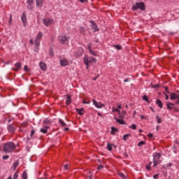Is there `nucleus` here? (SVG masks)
<instances>
[{"instance_id": "obj_1", "label": "nucleus", "mask_w": 179, "mask_h": 179, "mask_svg": "<svg viewBox=\"0 0 179 179\" xmlns=\"http://www.w3.org/2000/svg\"><path fill=\"white\" fill-rule=\"evenodd\" d=\"M3 149L5 153H12L14 149H16V146L15 145V143L9 142L4 144Z\"/></svg>"}, {"instance_id": "obj_2", "label": "nucleus", "mask_w": 179, "mask_h": 179, "mask_svg": "<svg viewBox=\"0 0 179 179\" xmlns=\"http://www.w3.org/2000/svg\"><path fill=\"white\" fill-rule=\"evenodd\" d=\"M83 61H84L85 65H86L87 69H89V64H96V62H97V59L92 57H84Z\"/></svg>"}, {"instance_id": "obj_3", "label": "nucleus", "mask_w": 179, "mask_h": 179, "mask_svg": "<svg viewBox=\"0 0 179 179\" xmlns=\"http://www.w3.org/2000/svg\"><path fill=\"white\" fill-rule=\"evenodd\" d=\"M140 9L141 10H145L146 6H145V3L143 2H137L132 6V10H138Z\"/></svg>"}, {"instance_id": "obj_4", "label": "nucleus", "mask_w": 179, "mask_h": 179, "mask_svg": "<svg viewBox=\"0 0 179 179\" xmlns=\"http://www.w3.org/2000/svg\"><path fill=\"white\" fill-rule=\"evenodd\" d=\"M69 39V36H66L65 34H62L59 37V41L60 44H68L69 41H68Z\"/></svg>"}, {"instance_id": "obj_5", "label": "nucleus", "mask_w": 179, "mask_h": 179, "mask_svg": "<svg viewBox=\"0 0 179 179\" xmlns=\"http://www.w3.org/2000/svg\"><path fill=\"white\" fill-rule=\"evenodd\" d=\"M153 157L154 167H156L157 164H160V157H162V155L159 152H155Z\"/></svg>"}, {"instance_id": "obj_6", "label": "nucleus", "mask_w": 179, "mask_h": 179, "mask_svg": "<svg viewBox=\"0 0 179 179\" xmlns=\"http://www.w3.org/2000/svg\"><path fill=\"white\" fill-rule=\"evenodd\" d=\"M92 103H93L94 106H95V107H96V108H103V107H106L105 104H103L100 102H96L94 99L92 100Z\"/></svg>"}, {"instance_id": "obj_7", "label": "nucleus", "mask_w": 179, "mask_h": 179, "mask_svg": "<svg viewBox=\"0 0 179 179\" xmlns=\"http://www.w3.org/2000/svg\"><path fill=\"white\" fill-rule=\"evenodd\" d=\"M115 111H116L117 113H118L117 115L119 117V118H125V115H127V111L123 110V115H121V112L120 110H118V108H117Z\"/></svg>"}, {"instance_id": "obj_8", "label": "nucleus", "mask_w": 179, "mask_h": 179, "mask_svg": "<svg viewBox=\"0 0 179 179\" xmlns=\"http://www.w3.org/2000/svg\"><path fill=\"white\" fill-rule=\"evenodd\" d=\"M15 69L12 68V70L15 71V72H18V71H20L22 69V64L20 63H15Z\"/></svg>"}, {"instance_id": "obj_9", "label": "nucleus", "mask_w": 179, "mask_h": 179, "mask_svg": "<svg viewBox=\"0 0 179 179\" xmlns=\"http://www.w3.org/2000/svg\"><path fill=\"white\" fill-rule=\"evenodd\" d=\"M48 129H50L49 126L43 125V128L40 129V132L42 134H47L48 132Z\"/></svg>"}, {"instance_id": "obj_10", "label": "nucleus", "mask_w": 179, "mask_h": 179, "mask_svg": "<svg viewBox=\"0 0 179 179\" xmlns=\"http://www.w3.org/2000/svg\"><path fill=\"white\" fill-rule=\"evenodd\" d=\"M43 23L47 27L50 26V24H52V20L49 19V18H44Z\"/></svg>"}, {"instance_id": "obj_11", "label": "nucleus", "mask_w": 179, "mask_h": 179, "mask_svg": "<svg viewBox=\"0 0 179 179\" xmlns=\"http://www.w3.org/2000/svg\"><path fill=\"white\" fill-rule=\"evenodd\" d=\"M171 100H179V95L175 92L169 94Z\"/></svg>"}, {"instance_id": "obj_12", "label": "nucleus", "mask_w": 179, "mask_h": 179, "mask_svg": "<svg viewBox=\"0 0 179 179\" xmlns=\"http://www.w3.org/2000/svg\"><path fill=\"white\" fill-rule=\"evenodd\" d=\"M21 20L24 24V26H26V24L27 23V18L26 17V13H22V15L21 17Z\"/></svg>"}, {"instance_id": "obj_13", "label": "nucleus", "mask_w": 179, "mask_h": 179, "mask_svg": "<svg viewBox=\"0 0 179 179\" xmlns=\"http://www.w3.org/2000/svg\"><path fill=\"white\" fill-rule=\"evenodd\" d=\"M84 52L85 51L83 50V48H79L78 50L76 52V55H77V57H82V55H83Z\"/></svg>"}, {"instance_id": "obj_14", "label": "nucleus", "mask_w": 179, "mask_h": 179, "mask_svg": "<svg viewBox=\"0 0 179 179\" xmlns=\"http://www.w3.org/2000/svg\"><path fill=\"white\" fill-rule=\"evenodd\" d=\"M90 22H91L92 24V29L94 30V31H99V27H97V24L94 22V21L91 20L90 21Z\"/></svg>"}, {"instance_id": "obj_15", "label": "nucleus", "mask_w": 179, "mask_h": 179, "mask_svg": "<svg viewBox=\"0 0 179 179\" xmlns=\"http://www.w3.org/2000/svg\"><path fill=\"white\" fill-rule=\"evenodd\" d=\"M61 66H66V65H69V62L66 59H61L60 60Z\"/></svg>"}, {"instance_id": "obj_16", "label": "nucleus", "mask_w": 179, "mask_h": 179, "mask_svg": "<svg viewBox=\"0 0 179 179\" xmlns=\"http://www.w3.org/2000/svg\"><path fill=\"white\" fill-rule=\"evenodd\" d=\"M115 120L116 122H118V124H120V125H125V121H124V118L118 119L117 117H115Z\"/></svg>"}, {"instance_id": "obj_17", "label": "nucleus", "mask_w": 179, "mask_h": 179, "mask_svg": "<svg viewBox=\"0 0 179 179\" xmlns=\"http://www.w3.org/2000/svg\"><path fill=\"white\" fill-rule=\"evenodd\" d=\"M39 66L42 71H45L47 69V64L43 62L39 63Z\"/></svg>"}, {"instance_id": "obj_18", "label": "nucleus", "mask_w": 179, "mask_h": 179, "mask_svg": "<svg viewBox=\"0 0 179 179\" xmlns=\"http://www.w3.org/2000/svg\"><path fill=\"white\" fill-rule=\"evenodd\" d=\"M71 95L68 94L66 95V104L67 106H69V104H71V103H72V100L71 99Z\"/></svg>"}, {"instance_id": "obj_19", "label": "nucleus", "mask_w": 179, "mask_h": 179, "mask_svg": "<svg viewBox=\"0 0 179 179\" xmlns=\"http://www.w3.org/2000/svg\"><path fill=\"white\" fill-rule=\"evenodd\" d=\"M8 132H15V127H13V124H9L8 126Z\"/></svg>"}, {"instance_id": "obj_20", "label": "nucleus", "mask_w": 179, "mask_h": 179, "mask_svg": "<svg viewBox=\"0 0 179 179\" xmlns=\"http://www.w3.org/2000/svg\"><path fill=\"white\" fill-rule=\"evenodd\" d=\"M156 104L159 107V108H163V102L160 99H157Z\"/></svg>"}, {"instance_id": "obj_21", "label": "nucleus", "mask_w": 179, "mask_h": 179, "mask_svg": "<svg viewBox=\"0 0 179 179\" xmlns=\"http://www.w3.org/2000/svg\"><path fill=\"white\" fill-rule=\"evenodd\" d=\"M174 106V103H171V102H168V103H166V107H167V110H173V106Z\"/></svg>"}, {"instance_id": "obj_22", "label": "nucleus", "mask_w": 179, "mask_h": 179, "mask_svg": "<svg viewBox=\"0 0 179 179\" xmlns=\"http://www.w3.org/2000/svg\"><path fill=\"white\" fill-rule=\"evenodd\" d=\"M115 132H118V129H117L114 127H112L111 131H110L111 135H115Z\"/></svg>"}, {"instance_id": "obj_23", "label": "nucleus", "mask_w": 179, "mask_h": 179, "mask_svg": "<svg viewBox=\"0 0 179 179\" xmlns=\"http://www.w3.org/2000/svg\"><path fill=\"white\" fill-rule=\"evenodd\" d=\"M52 121L51 120L46 118L43 121V125H48V124H51Z\"/></svg>"}, {"instance_id": "obj_24", "label": "nucleus", "mask_w": 179, "mask_h": 179, "mask_svg": "<svg viewBox=\"0 0 179 179\" xmlns=\"http://www.w3.org/2000/svg\"><path fill=\"white\" fill-rule=\"evenodd\" d=\"M76 111H77V113H78L79 115H83V113H82V111H85V109L83 108L79 109V108H76Z\"/></svg>"}, {"instance_id": "obj_25", "label": "nucleus", "mask_w": 179, "mask_h": 179, "mask_svg": "<svg viewBox=\"0 0 179 179\" xmlns=\"http://www.w3.org/2000/svg\"><path fill=\"white\" fill-rule=\"evenodd\" d=\"M36 6L41 8L43 6V0H36Z\"/></svg>"}, {"instance_id": "obj_26", "label": "nucleus", "mask_w": 179, "mask_h": 179, "mask_svg": "<svg viewBox=\"0 0 179 179\" xmlns=\"http://www.w3.org/2000/svg\"><path fill=\"white\" fill-rule=\"evenodd\" d=\"M19 166V160L15 161L13 163V170H16V167H17Z\"/></svg>"}, {"instance_id": "obj_27", "label": "nucleus", "mask_w": 179, "mask_h": 179, "mask_svg": "<svg viewBox=\"0 0 179 179\" xmlns=\"http://www.w3.org/2000/svg\"><path fill=\"white\" fill-rule=\"evenodd\" d=\"M41 37H43V32H39L36 37L35 40H41Z\"/></svg>"}, {"instance_id": "obj_28", "label": "nucleus", "mask_w": 179, "mask_h": 179, "mask_svg": "<svg viewBox=\"0 0 179 179\" xmlns=\"http://www.w3.org/2000/svg\"><path fill=\"white\" fill-rule=\"evenodd\" d=\"M143 100H145V101H146L148 104H150V101H149V97H148V96L144 95L143 96Z\"/></svg>"}, {"instance_id": "obj_29", "label": "nucleus", "mask_w": 179, "mask_h": 179, "mask_svg": "<svg viewBox=\"0 0 179 179\" xmlns=\"http://www.w3.org/2000/svg\"><path fill=\"white\" fill-rule=\"evenodd\" d=\"M59 122L62 127H66V123H65L62 119H59Z\"/></svg>"}, {"instance_id": "obj_30", "label": "nucleus", "mask_w": 179, "mask_h": 179, "mask_svg": "<svg viewBox=\"0 0 179 179\" xmlns=\"http://www.w3.org/2000/svg\"><path fill=\"white\" fill-rule=\"evenodd\" d=\"M113 47H114V48H115L116 50H122V46L120 45H113Z\"/></svg>"}, {"instance_id": "obj_31", "label": "nucleus", "mask_w": 179, "mask_h": 179, "mask_svg": "<svg viewBox=\"0 0 179 179\" xmlns=\"http://www.w3.org/2000/svg\"><path fill=\"white\" fill-rule=\"evenodd\" d=\"M151 87L152 89H159V87H160L159 85H153V83H151Z\"/></svg>"}, {"instance_id": "obj_32", "label": "nucleus", "mask_w": 179, "mask_h": 179, "mask_svg": "<svg viewBox=\"0 0 179 179\" xmlns=\"http://www.w3.org/2000/svg\"><path fill=\"white\" fill-rule=\"evenodd\" d=\"M131 134H126V135H124L123 136V141H128V138H129V136Z\"/></svg>"}, {"instance_id": "obj_33", "label": "nucleus", "mask_w": 179, "mask_h": 179, "mask_svg": "<svg viewBox=\"0 0 179 179\" xmlns=\"http://www.w3.org/2000/svg\"><path fill=\"white\" fill-rule=\"evenodd\" d=\"M22 179H27V173H26V171L22 173Z\"/></svg>"}, {"instance_id": "obj_34", "label": "nucleus", "mask_w": 179, "mask_h": 179, "mask_svg": "<svg viewBox=\"0 0 179 179\" xmlns=\"http://www.w3.org/2000/svg\"><path fill=\"white\" fill-rule=\"evenodd\" d=\"M24 71H25V72H30V69H29V66L27 65H25L24 66Z\"/></svg>"}, {"instance_id": "obj_35", "label": "nucleus", "mask_w": 179, "mask_h": 179, "mask_svg": "<svg viewBox=\"0 0 179 179\" xmlns=\"http://www.w3.org/2000/svg\"><path fill=\"white\" fill-rule=\"evenodd\" d=\"M49 54L51 57H54V50H52V48H50Z\"/></svg>"}, {"instance_id": "obj_36", "label": "nucleus", "mask_w": 179, "mask_h": 179, "mask_svg": "<svg viewBox=\"0 0 179 179\" xmlns=\"http://www.w3.org/2000/svg\"><path fill=\"white\" fill-rule=\"evenodd\" d=\"M158 124H162V118L159 115L156 116Z\"/></svg>"}, {"instance_id": "obj_37", "label": "nucleus", "mask_w": 179, "mask_h": 179, "mask_svg": "<svg viewBox=\"0 0 179 179\" xmlns=\"http://www.w3.org/2000/svg\"><path fill=\"white\" fill-rule=\"evenodd\" d=\"M143 145H146V142L141 141L138 143V146H142Z\"/></svg>"}, {"instance_id": "obj_38", "label": "nucleus", "mask_w": 179, "mask_h": 179, "mask_svg": "<svg viewBox=\"0 0 179 179\" xmlns=\"http://www.w3.org/2000/svg\"><path fill=\"white\" fill-rule=\"evenodd\" d=\"M108 150H109L110 152H111V150H113V145L108 143Z\"/></svg>"}, {"instance_id": "obj_39", "label": "nucleus", "mask_w": 179, "mask_h": 179, "mask_svg": "<svg viewBox=\"0 0 179 179\" xmlns=\"http://www.w3.org/2000/svg\"><path fill=\"white\" fill-rule=\"evenodd\" d=\"M27 3L28 5H33V3H34V0H27Z\"/></svg>"}, {"instance_id": "obj_40", "label": "nucleus", "mask_w": 179, "mask_h": 179, "mask_svg": "<svg viewBox=\"0 0 179 179\" xmlns=\"http://www.w3.org/2000/svg\"><path fill=\"white\" fill-rule=\"evenodd\" d=\"M152 164V162H150L148 165H146L145 169L149 171L150 170V165Z\"/></svg>"}, {"instance_id": "obj_41", "label": "nucleus", "mask_w": 179, "mask_h": 179, "mask_svg": "<svg viewBox=\"0 0 179 179\" xmlns=\"http://www.w3.org/2000/svg\"><path fill=\"white\" fill-rule=\"evenodd\" d=\"M129 128H131V129H136V124H133L132 125H131L130 127H129Z\"/></svg>"}, {"instance_id": "obj_42", "label": "nucleus", "mask_w": 179, "mask_h": 179, "mask_svg": "<svg viewBox=\"0 0 179 179\" xmlns=\"http://www.w3.org/2000/svg\"><path fill=\"white\" fill-rule=\"evenodd\" d=\"M118 174H119L120 177H121V178L125 179V175H124V173H119Z\"/></svg>"}, {"instance_id": "obj_43", "label": "nucleus", "mask_w": 179, "mask_h": 179, "mask_svg": "<svg viewBox=\"0 0 179 179\" xmlns=\"http://www.w3.org/2000/svg\"><path fill=\"white\" fill-rule=\"evenodd\" d=\"M35 44L36 45V47H39L40 41H38V40H37V39H35Z\"/></svg>"}, {"instance_id": "obj_44", "label": "nucleus", "mask_w": 179, "mask_h": 179, "mask_svg": "<svg viewBox=\"0 0 179 179\" xmlns=\"http://www.w3.org/2000/svg\"><path fill=\"white\" fill-rule=\"evenodd\" d=\"M164 90L168 94H171V92H169V87H164Z\"/></svg>"}, {"instance_id": "obj_45", "label": "nucleus", "mask_w": 179, "mask_h": 179, "mask_svg": "<svg viewBox=\"0 0 179 179\" xmlns=\"http://www.w3.org/2000/svg\"><path fill=\"white\" fill-rule=\"evenodd\" d=\"M27 8L31 10V9H33V4H28Z\"/></svg>"}, {"instance_id": "obj_46", "label": "nucleus", "mask_w": 179, "mask_h": 179, "mask_svg": "<svg viewBox=\"0 0 179 179\" xmlns=\"http://www.w3.org/2000/svg\"><path fill=\"white\" fill-rule=\"evenodd\" d=\"M34 134H36V131L34 129H32L30 135L31 138L33 136V135H34Z\"/></svg>"}, {"instance_id": "obj_47", "label": "nucleus", "mask_w": 179, "mask_h": 179, "mask_svg": "<svg viewBox=\"0 0 179 179\" xmlns=\"http://www.w3.org/2000/svg\"><path fill=\"white\" fill-rule=\"evenodd\" d=\"M104 169V166L103 165H99L98 167H97V170H101Z\"/></svg>"}, {"instance_id": "obj_48", "label": "nucleus", "mask_w": 179, "mask_h": 179, "mask_svg": "<svg viewBox=\"0 0 179 179\" xmlns=\"http://www.w3.org/2000/svg\"><path fill=\"white\" fill-rule=\"evenodd\" d=\"M148 138H150V139H152V138H153V134L150 133L148 134Z\"/></svg>"}, {"instance_id": "obj_49", "label": "nucleus", "mask_w": 179, "mask_h": 179, "mask_svg": "<svg viewBox=\"0 0 179 179\" xmlns=\"http://www.w3.org/2000/svg\"><path fill=\"white\" fill-rule=\"evenodd\" d=\"M3 159L4 160H6V159H9V155H3Z\"/></svg>"}, {"instance_id": "obj_50", "label": "nucleus", "mask_w": 179, "mask_h": 179, "mask_svg": "<svg viewBox=\"0 0 179 179\" xmlns=\"http://www.w3.org/2000/svg\"><path fill=\"white\" fill-rule=\"evenodd\" d=\"M88 50H89L90 52H93V50H92V45H89Z\"/></svg>"}, {"instance_id": "obj_51", "label": "nucleus", "mask_w": 179, "mask_h": 179, "mask_svg": "<svg viewBox=\"0 0 179 179\" xmlns=\"http://www.w3.org/2000/svg\"><path fill=\"white\" fill-rule=\"evenodd\" d=\"M81 3H87V0H78Z\"/></svg>"}, {"instance_id": "obj_52", "label": "nucleus", "mask_w": 179, "mask_h": 179, "mask_svg": "<svg viewBox=\"0 0 179 179\" xmlns=\"http://www.w3.org/2000/svg\"><path fill=\"white\" fill-rule=\"evenodd\" d=\"M17 177H19V176L17 175V173H14L13 179H16L17 178Z\"/></svg>"}, {"instance_id": "obj_53", "label": "nucleus", "mask_w": 179, "mask_h": 179, "mask_svg": "<svg viewBox=\"0 0 179 179\" xmlns=\"http://www.w3.org/2000/svg\"><path fill=\"white\" fill-rule=\"evenodd\" d=\"M8 23L10 24V23H12V14H10V18H9V21Z\"/></svg>"}, {"instance_id": "obj_54", "label": "nucleus", "mask_w": 179, "mask_h": 179, "mask_svg": "<svg viewBox=\"0 0 179 179\" xmlns=\"http://www.w3.org/2000/svg\"><path fill=\"white\" fill-rule=\"evenodd\" d=\"M64 167L65 170H68V169L69 167V165L66 164V165L64 166Z\"/></svg>"}, {"instance_id": "obj_55", "label": "nucleus", "mask_w": 179, "mask_h": 179, "mask_svg": "<svg viewBox=\"0 0 179 179\" xmlns=\"http://www.w3.org/2000/svg\"><path fill=\"white\" fill-rule=\"evenodd\" d=\"M157 177H159V173L155 174V175L153 176V178H154V179L157 178Z\"/></svg>"}, {"instance_id": "obj_56", "label": "nucleus", "mask_w": 179, "mask_h": 179, "mask_svg": "<svg viewBox=\"0 0 179 179\" xmlns=\"http://www.w3.org/2000/svg\"><path fill=\"white\" fill-rule=\"evenodd\" d=\"M90 102H87L85 100H83V104H90Z\"/></svg>"}, {"instance_id": "obj_57", "label": "nucleus", "mask_w": 179, "mask_h": 179, "mask_svg": "<svg viewBox=\"0 0 179 179\" xmlns=\"http://www.w3.org/2000/svg\"><path fill=\"white\" fill-rule=\"evenodd\" d=\"M174 108V111H175L176 113H178L179 109H178V108L175 107V108Z\"/></svg>"}, {"instance_id": "obj_58", "label": "nucleus", "mask_w": 179, "mask_h": 179, "mask_svg": "<svg viewBox=\"0 0 179 179\" xmlns=\"http://www.w3.org/2000/svg\"><path fill=\"white\" fill-rule=\"evenodd\" d=\"M141 120H146V117L145 116H143V115H141Z\"/></svg>"}, {"instance_id": "obj_59", "label": "nucleus", "mask_w": 179, "mask_h": 179, "mask_svg": "<svg viewBox=\"0 0 179 179\" xmlns=\"http://www.w3.org/2000/svg\"><path fill=\"white\" fill-rule=\"evenodd\" d=\"M90 54H92V55H94V57H96V55H97L96 54V52H93V51H92V52H90Z\"/></svg>"}, {"instance_id": "obj_60", "label": "nucleus", "mask_w": 179, "mask_h": 179, "mask_svg": "<svg viewBox=\"0 0 179 179\" xmlns=\"http://www.w3.org/2000/svg\"><path fill=\"white\" fill-rule=\"evenodd\" d=\"M24 127H26V123L21 124V128H24Z\"/></svg>"}, {"instance_id": "obj_61", "label": "nucleus", "mask_w": 179, "mask_h": 179, "mask_svg": "<svg viewBox=\"0 0 179 179\" xmlns=\"http://www.w3.org/2000/svg\"><path fill=\"white\" fill-rule=\"evenodd\" d=\"M30 44H31L33 45V44H34V42L33 41V39H31L29 41Z\"/></svg>"}, {"instance_id": "obj_62", "label": "nucleus", "mask_w": 179, "mask_h": 179, "mask_svg": "<svg viewBox=\"0 0 179 179\" xmlns=\"http://www.w3.org/2000/svg\"><path fill=\"white\" fill-rule=\"evenodd\" d=\"M99 76H100V75H98L96 77L93 78L92 80H97V78H99Z\"/></svg>"}, {"instance_id": "obj_63", "label": "nucleus", "mask_w": 179, "mask_h": 179, "mask_svg": "<svg viewBox=\"0 0 179 179\" xmlns=\"http://www.w3.org/2000/svg\"><path fill=\"white\" fill-rule=\"evenodd\" d=\"M165 99H166V100H169V95L165 94Z\"/></svg>"}, {"instance_id": "obj_64", "label": "nucleus", "mask_w": 179, "mask_h": 179, "mask_svg": "<svg viewBox=\"0 0 179 179\" xmlns=\"http://www.w3.org/2000/svg\"><path fill=\"white\" fill-rule=\"evenodd\" d=\"M173 104H174V106H176V104H179V99H177V101Z\"/></svg>"}]
</instances>
